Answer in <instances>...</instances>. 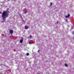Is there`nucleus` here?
I'll return each instance as SVG.
<instances>
[{"instance_id": "1", "label": "nucleus", "mask_w": 74, "mask_h": 74, "mask_svg": "<svg viewBox=\"0 0 74 74\" xmlns=\"http://www.w3.org/2000/svg\"><path fill=\"white\" fill-rule=\"evenodd\" d=\"M9 13H10V12L8 10L6 11H5L2 12L1 16L3 20H4V19L5 20L6 18L8 17L9 16Z\"/></svg>"}, {"instance_id": "2", "label": "nucleus", "mask_w": 74, "mask_h": 74, "mask_svg": "<svg viewBox=\"0 0 74 74\" xmlns=\"http://www.w3.org/2000/svg\"><path fill=\"white\" fill-rule=\"evenodd\" d=\"M29 27L28 26H27V25H25L24 27V28L25 29H28Z\"/></svg>"}, {"instance_id": "3", "label": "nucleus", "mask_w": 74, "mask_h": 74, "mask_svg": "<svg viewBox=\"0 0 74 74\" xmlns=\"http://www.w3.org/2000/svg\"><path fill=\"white\" fill-rule=\"evenodd\" d=\"M13 32H14V31H13V30H10L9 33H10V34H12L13 33Z\"/></svg>"}, {"instance_id": "4", "label": "nucleus", "mask_w": 74, "mask_h": 74, "mask_svg": "<svg viewBox=\"0 0 74 74\" xmlns=\"http://www.w3.org/2000/svg\"><path fill=\"white\" fill-rule=\"evenodd\" d=\"M70 16V14H69L68 15V16H65V17L66 18H68Z\"/></svg>"}, {"instance_id": "5", "label": "nucleus", "mask_w": 74, "mask_h": 74, "mask_svg": "<svg viewBox=\"0 0 74 74\" xmlns=\"http://www.w3.org/2000/svg\"><path fill=\"white\" fill-rule=\"evenodd\" d=\"M20 43H22V42H23V39H21L20 40Z\"/></svg>"}, {"instance_id": "6", "label": "nucleus", "mask_w": 74, "mask_h": 74, "mask_svg": "<svg viewBox=\"0 0 74 74\" xmlns=\"http://www.w3.org/2000/svg\"><path fill=\"white\" fill-rule=\"evenodd\" d=\"M32 38V36L31 35L29 36L28 37V38Z\"/></svg>"}, {"instance_id": "7", "label": "nucleus", "mask_w": 74, "mask_h": 74, "mask_svg": "<svg viewBox=\"0 0 74 74\" xmlns=\"http://www.w3.org/2000/svg\"><path fill=\"white\" fill-rule=\"evenodd\" d=\"M67 66H68L67 64H65V67H67Z\"/></svg>"}, {"instance_id": "8", "label": "nucleus", "mask_w": 74, "mask_h": 74, "mask_svg": "<svg viewBox=\"0 0 74 74\" xmlns=\"http://www.w3.org/2000/svg\"><path fill=\"white\" fill-rule=\"evenodd\" d=\"M26 55H27V56H29V53H27L26 54Z\"/></svg>"}, {"instance_id": "9", "label": "nucleus", "mask_w": 74, "mask_h": 74, "mask_svg": "<svg viewBox=\"0 0 74 74\" xmlns=\"http://www.w3.org/2000/svg\"><path fill=\"white\" fill-rule=\"evenodd\" d=\"M53 4V3H52V2H50V5H52Z\"/></svg>"}, {"instance_id": "10", "label": "nucleus", "mask_w": 74, "mask_h": 74, "mask_svg": "<svg viewBox=\"0 0 74 74\" xmlns=\"http://www.w3.org/2000/svg\"><path fill=\"white\" fill-rule=\"evenodd\" d=\"M40 50H38V52L39 53H40Z\"/></svg>"}, {"instance_id": "11", "label": "nucleus", "mask_w": 74, "mask_h": 74, "mask_svg": "<svg viewBox=\"0 0 74 74\" xmlns=\"http://www.w3.org/2000/svg\"><path fill=\"white\" fill-rule=\"evenodd\" d=\"M29 44H32V43L30 42H29Z\"/></svg>"}, {"instance_id": "12", "label": "nucleus", "mask_w": 74, "mask_h": 74, "mask_svg": "<svg viewBox=\"0 0 74 74\" xmlns=\"http://www.w3.org/2000/svg\"><path fill=\"white\" fill-rule=\"evenodd\" d=\"M25 13H27V11H25V12H24Z\"/></svg>"}, {"instance_id": "13", "label": "nucleus", "mask_w": 74, "mask_h": 74, "mask_svg": "<svg viewBox=\"0 0 74 74\" xmlns=\"http://www.w3.org/2000/svg\"><path fill=\"white\" fill-rule=\"evenodd\" d=\"M57 23H58V22H57Z\"/></svg>"}, {"instance_id": "14", "label": "nucleus", "mask_w": 74, "mask_h": 74, "mask_svg": "<svg viewBox=\"0 0 74 74\" xmlns=\"http://www.w3.org/2000/svg\"><path fill=\"white\" fill-rule=\"evenodd\" d=\"M37 74H40L39 73H38Z\"/></svg>"}]
</instances>
